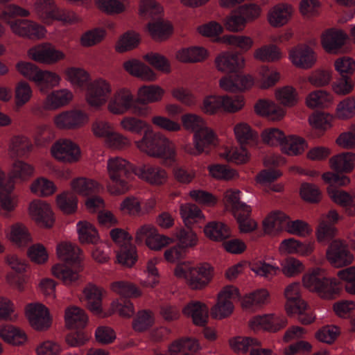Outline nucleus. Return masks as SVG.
Segmentation results:
<instances>
[{
	"label": "nucleus",
	"mask_w": 355,
	"mask_h": 355,
	"mask_svg": "<svg viewBox=\"0 0 355 355\" xmlns=\"http://www.w3.org/2000/svg\"><path fill=\"white\" fill-rule=\"evenodd\" d=\"M30 15L28 9L15 3L8 4L0 10V20L8 25L15 36L34 40L45 39L47 29L35 20L24 18Z\"/></svg>",
	"instance_id": "f257e3e1"
},
{
	"label": "nucleus",
	"mask_w": 355,
	"mask_h": 355,
	"mask_svg": "<svg viewBox=\"0 0 355 355\" xmlns=\"http://www.w3.org/2000/svg\"><path fill=\"white\" fill-rule=\"evenodd\" d=\"M133 144L139 152L162 159L164 165H171L177 161L178 150L175 143L162 132L153 130L150 125Z\"/></svg>",
	"instance_id": "f03ea898"
},
{
	"label": "nucleus",
	"mask_w": 355,
	"mask_h": 355,
	"mask_svg": "<svg viewBox=\"0 0 355 355\" xmlns=\"http://www.w3.org/2000/svg\"><path fill=\"white\" fill-rule=\"evenodd\" d=\"M175 276L184 281L193 291L207 288L213 279L214 269L208 263H194L191 261L179 263L174 269Z\"/></svg>",
	"instance_id": "7ed1b4c3"
},
{
	"label": "nucleus",
	"mask_w": 355,
	"mask_h": 355,
	"mask_svg": "<svg viewBox=\"0 0 355 355\" xmlns=\"http://www.w3.org/2000/svg\"><path fill=\"white\" fill-rule=\"evenodd\" d=\"M302 284L304 288L324 300L334 298L341 291L340 282L335 277H324L320 268H313L305 272L302 277Z\"/></svg>",
	"instance_id": "20e7f679"
},
{
	"label": "nucleus",
	"mask_w": 355,
	"mask_h": 355,
	"mask_svg": "<svg viewBox=\"0 0 355 355\" xmlns=\"http://www.w3.org/2000/svg\"><path fill=\"white\" fill-rule=\"evenodd\" d=\"M112 93V83L103 77H98L87 86L85 101L91 110L98 111L107 104Z\"/></svg>",
	"instance_id": "39448f33"
},
{
	"label": "nucleus",
	"mask_w": 355,
	"mask_h": 355,
	"mask_svg": "<svg viewBox=\"0 0 355 355\" xmlns=\"http://www.w3.org/2000/svg\"><path fill=\"white\" fill-rule=\"evenodd\" d=\"M24 315L28 324L35 331H44L51 326L52 317L50 311L40 302L27 303L24 306Z\"/></svg>",
	"instance_id": "423d86ee"
},
{
	"label": "nucleus",
	"mask_w": 355,
	"mask_h": 355,
	"mask_svg": "<svg viewBox=\"0 0 355 355\" xmlns=\"http://www.w3.org/2000/svg\"><path fill=\"white\" fill-rule=\"evenodd\" d=\"M28 57L33 61L44 64L53 65L66 59V53L51 42L36 44L27 51Z\"/></svg>",
	"instance_id": "0eeeda50"
},
{
	"label": "nucleus",
	"mask_w": 355,
	"mask_h": 355,
	"mask_svg": "<svg viewBox=\"0 0 355 355\" xmlns=\"http://www.w3.org/2000/svg\"><path fill=\"white\" fill-rule=\"evenodd\" d=\"M51 156L57 161L64 164L78 162L82 156L80 146L70 139H60L50 148Z\"/></svg>",
	"instance_id": "6e6552de"
},
{
	"label": "nucleus",
	"mask_w": 355,
	"mask_h": 355,
	"mask_svg": "<svg viewBox=\"0 0 355 355\" xmlns=\"http://www.w3.org/2000/svg\"><path fill=\"white\" fill-rule=\"evenodd\" d=\"M255 85L254 76L247 73L225 75L218 80L219 87L228 93L245 92L251 90Z\"/></svg>",
	"instance_id": "1a4fd4ad"
},
{
	"label": "nucleus",
	"mask_w": 355,
	"mask_h": 355,
	"mask_svg": "<svg viewBox=\"0 0 355 355\" xmlns=\"http://www.w3.org/2000/svg\"><path fill=\"white\" fill-rule=\"evenodd\" d=\"M218 137L214 131L207 125L194 132L193 145L185 144L183 146L184 152L192 156H198L207 151L211 146H216Z\"/></svg>",
	"instance_id": "9d476101"
},
{
	"label": "nucleus",
	"mask_w": 355,
	"mask_h": 355,
	"mask_svg": "<svg viewBox=\"0 0 355 355\" xmlns=\"http://www.w3.org/2000/svg\"><path fill=\"white\" fill-rule=\"evenodd\" d=\"M89 116L84 110L71 109L56 114L53 118L55 125L59 129L77 130L89 123Z\"/></svg>",
	"instance_id": "9b49d317"
},
{
	"label": "nucleus",
	"mask_w": 355,
	"mask_h": 355,
	"mask_svg": "<svg viewBox=\"0 0 355 355\" xmlns=\"http://www.w3.org/2000/svg\"><path fill=\"white\" fill-rule=\"evenodd\" d=\"M134 103L135 96L131 89L121 87L113 92L106 107L113 115H123L132 108Z\"/></svg>",
	"instance_id": "f8f14e48"
},
{
	"label": "nucleus",
	"mask_w": 355,
	"mask_h": 355,
	"mask_svg": "<svg viewBox=\"0 0 355 355\" xmlns=\"http://www.w3.org/2000/svg\"><path fill=\"white\" fill-rule=\"evenodd\" d=\"M326 257L332 266L338 268L350 265L354 259L345 241L340 239H334L330 242L326 252Z\"/></svg>",
	"instance_id": "ddd939ff"
},
{
	"label": "nucleus",
	"mask_w": 355,
	"mask_h": 355,
	"mask_svg": "<svg viewBox=\"0 0 355 355\" xmlns=\"http://www.w3.org/2000/svg\"><path fill=\"white\" fill-rule=\"evenodd\" d=\"M31 218L40 227L50 228L55 223V214L51 205L46 201L36 199L28 205Z\"/></svg>",
	"instance_id": "4468645a"
},
{
	"label": "nucleus",
	"mask_w": 355,
	"mask_h": 355,
	"mask_svg": "<svg viewBox=\"0 0 355 355\" xmlns=\"http://www.w3.org/2000/svg\"><path fill=\"white\" fill-rule=\"evenodd\" d=\"M286 324L287 320L284 316L274 313L257 315L249 320V327L254 331L264 330L276 332Z\"/></svg>",
	"instance_id": "2eb2a0df"
},
{
	"label": "nucleus",
	"mask_w": 355,
	"mask_h": 355,
	"mask_svg": "<svg viewBox=\"0 0 355 355\" xmlns=\"http://www.w3.org/2000/svg\"><path fill=\"white\" fill-rule=\"evenodd\" d=\"M216 69L222 73H234L245 69L246 60L238 52L223 51L214 60Z\"/></svg>",
	"instance_id": "dca6fc26"
},
{
	"label": "nucleus",
	"mask_w": 355,
	"mask_h": 355,
	"mask_svg": "<svg viewBox=\"0 0 355 355\" xmlns=\"http://www.w3.org/2000/svg\"><path fill=\"white\" fill-rule=\"evenodd\" d=\"M295 9L288 3L281 2L271 6L266 13V21L274 28H282L292 19Z\"/></svg>",
	"instance_id": "f3484780"
},
{
	"label": "nucleus",
	"mask_w": 355,
	"mask_h": 355,
	"mask_svg": "<svg viewBox=\"0 0 355 355\" xmlns=\"http://www.w3.org/2000/svg\"><path fill=\"white\" fill-rule=\"evenodd\" d=\"M134 173L142 181L156 187L164 185L168 179V174L164 168L153 164H144L137 167Z\"/></svg>",
	"instance_id": "a211bd4d"
},
{
	"label": "nucleus",
	"mask_w": 355,
	"mask_h": 355,
	"mask_svg": "<svg viewBox=\"0 0 355 355\" xmlns=\"http://www.w3.org/2000/svg\"><path fill=\"white\" fill-rule=\"evenodd\" d=\"M35 167L31 163L22 159H17L12 162L8 172V180L7 184H15L25 183L35 174Z\"/></svg>",
	"instance_id": "6ab92c4d"
},
{
	"label": "nucleus",
	"mask_w": 355,
	"mask_h": 355,
	"mask_svg": "<svg viewBox=\"0 0 355 355\" xmlns=\"http://www.w3.org/2000/svg\"><path fill=\"white\" fill-rule=\"evenodd\" d=\"M315 243L313 241L302 242L295 238L282 240L278 246V252L282 255L297 254L300 257L310 256L315 250Z\"/></svg>",
	"instance_id": "aec40b11"
},
{
	"label": "nucleus",
	"mask_w": 355,
	"mask_h": 355,
	"mask_svg": "<svg viewBox=\"0 0 355 355\" xmlns=\"http://www.w3.org/2000/svg\"><path fill=\"white\" fill-rule=\"evenodd\" d=\"M289 60L296 67L302 69L312 68L317 62L315 51L309 46L300 45L289 51Z\"/></svg>",
	"instance_id": "412c9836"
},
{
	"label": "nucleus",
	"mask_w": 355,
	"mask_h": 355,
	"mask_svg": "<svg viewBox=\"0 0 355 355\" xmlns=\"http://www.w3.org/2000/svg\"><path fill=\"white\" fill-rule=\"evenodd\" d=\"M347 39V34L340 29L331 28L321 35V45L330 54H338Z\"/></svg>",
	"instance_id": "4be33fe9"
},
{
	"label": "nucleus",
	"mask_w": 355,
	"mask_h": 355,
	"mask_svg": "<svg viewBox=\"0 0 355 355\" xmlns=\"http://www.w3.org/2000/svg\"><path fill=\"white\" fill-rule=\"evenodd\" d=\"M73 98V93L68 88L53 89L45 96L43 107L46 110H57L69 105Z\"/></svg>",
	"instance_id": "5701e85b"
},
{
	"label": "nucleus",
	"mask_w": 355,
	"mask_h": 355,
	"mask_svg": "<svg viewBox=\"0 0 355 355\" xmlns=\"http://www.w3.org/2000/svg\"><path fill=\"white\" fill-rule=\"evenodd\" d=\"M254 112L271 121L282 120L285 114V110L272 100L267 98L259 99L254 105Z\"/></svg>",
	"instance_id": "b1692460"
},
{
	"label": "nucleus",
	"mask_w": 355,
	"mask_h": 355,
	"mask_svg": "<svg viewBox=\"0 0 355 355\" xmlns=\"http://www.w3.org/2000/svg\"><path fill=\"white\" fill-rule=\"evenodd\" d=\"M123 68L130 76L145 82H154L157 79L155 71L138 59L125 60L123 63Z\"/></svg>",
	"instance_id": "393cba45"
},
{
	"label": "nucleus",
	"mask_w": 355,
	"mask_h": 355,
	"mask_svg": "<svg viewBox=\"0 0 355 355\" xmlns=\"http://www.w3.org/2000/svg\"><path fill=\"white\" fill-rule=\"evenodd\" d=\"M58 258L65 263L78 265L84 259L83 250L78 245L69 241H63L58 244L56 247Z\"/></svg>",
	"instance_id": "a878e982"
},
{
	"label": "nucleus",
	"mask_w": 355,
	"mask_h": 355,
	"mask_svg": "<svg viewBox=\"0 0 355 355\" xmlns=\"http://www.w3.org/2000/svg\"><path fill=\"white\" fill-rule=\"evenodd\" d=\"M271 302L269 291L264 288L256 289L241 299V306L243 309L252 311L259 310L268 305Z\"/></svg>",
	"instance_id": "bb28decb"
},
{
	"label": "nucleus",
	"mask_w": 355,
	"mask_h": 355,
	"mask_svg": "<svg viewBox=\"0 0 355 355\" xmlns=\"http://www.w3.org/2000/svg\"><path fill=\"white\" fill-rule=\"evenodd\" d=\"M182 313L190 318L196 326H204L209 318V309L207 304L197 300L191 301L182 308Z\"/></svg>",
	"instance_id": "cd10ccee"
},
{
	"label": "nucleus",
	"mask_w": 355,
	"mask_h": 355,
	"mask_svg": "<svg viewBox=\"0 0 355 355\" xmlns=\"http://www.w3.org/2000/svg\"><path fill=\"white\" fill-rule=\"evenodd\" d=\"M0 338L14 347L23 346L28 342V336L25 331L10 324H0Z\"/></svg>",
	"instance_id": "c85d7f7f"
},
{
	"label": "nucleus",
	"mask_w": 355,
	"mask_h": 355,
	"mask_svg": "<svg viewBox=\"0 0 355 355\" xmlns=\"http://www.w3.org/2000/svg\"><path fill=\"white\" fill-rule=\"evenodd\" d=\"M6 238L17 247L26 246L32 238L26 226L21 223H15L5 230Z\"/></svg>",
	"instance_id": "c756f323"
},
{
	"label": "nucleus",
	"mask_w": 355,
	"mask_h": 355,
	"mask_svg": "<svg viewBox=\"0 0 355 355\" xmlns=\"http://www.w3.org/2000/svg\"><path fill=\"white\" fill-rule=\"evenodd\" d=\"M62 80L61 76L57 72L40 68L33 83L41 94H44L49 89L59 87Z\"/></svg>",
	"instance_id": "7c9ffc66"
},
{
	"label": "nucleus",
	"mask_w": 355,
	"mask_h": 355,
	"mask_svg": "<svg viewBox=\"0 0 355 355\" xmlns=\"http://www.w3.org/2000/svg\"><path fill=\"white\" fill-rule=\"evenodd\" d=\"M288 216L278 210L270 212L262 222L263 230L266 234L276 236L285 230Z\"/></svg>",
	"instance_id": "2f4dec72"
},
{
	"label": "nucleus",
	"mask_w": 355,
	"mask_h": 355,
	"mask_svg": "<svg viewBox=\"0 0 355 355\" xmlns=\"http://www.w3.org/2000/svg\"><path fill=\"white\" fill-rule=\"evenodd\" d=\"M15 186L5 184L0 190V215L10 217L18 205V196L14 193Z\"/></svg>",
	"instance_id": "473e14b6"
},
{
	"label": "nucleus",
	"mask_w": 355,
	"mask_h": 355,
	"mask_svg": "<svg viewBox=\"0 0 355 355\" xmlns=\"http://www.w3.org/2000/svg\"><path fill=\"white\" fill-rule=\"evenodd\" d=\"M165 89L158 85H144L137 91V101L141 105H148L160 102L164 95Z\"/></svg>",
	"instance_id": "72a5a7b5"
},
{
	"label": "nucleus",
	"mask_w": 355,
	"mask_h": 355,
	"mask_svg": "<svg viewBox=\"0 0 355 355\" xmlns=\"http://www.w3.org/2000/svg\"><path fill=\"white\" fill-rule=\"evenodd\" d=\"M209 56L207 49L200 46L182 48L176 51L175 58L182 63H196L205 60Z\"/></svg>",
	"instance_id": "f704fd0d"
},
{
	"label": "nucleus",
	"mask_w": 355,
	"mask_h": 355,
	"mask_svg": "<svg viewBox=\"0 0 355 355\" xmlns=\"http://www.w3.org/2000/svg\"><path fill=\"white\" fill-rule=\"evenodd\" d=\"M33 149L31 139L25 135L17 134L10 137L8 144V151L10 156L24 157Z\"/></svg>",
	"instance_id": "c9c22d12"
},
{
	"label": "nucleus",
	"mask_w": 355,
	"mask_h": 355,
	"mask_svg": "<svg viewBox=\"0 0 355 355\" xmlns=\"http://www.w3.org/2000/svg\"><path fill=\"white\" fill-rule=\"evenodd\" d=\"M64 324L67 329H78L84 328L88 322V317L81 308L71 305L64 309Z\"/></svg>",
	"instance_id": "e433bc0d"
},
{
	"label": "nucleus",
	"mask_w": 355,
	"mask_h": 355,
	"mask_svg": "<svg viewBox=\"0 0 355 355\" xmlns=\"http://www.w3.org/2000/svg\"><path fill=\"white\" fill-rule=\"evenodd\" d=\"M274 97L281 107H293L300 102V94L297 89L286 85L277 87L274 91Z\"/></svg>",
	"instance_id": "4c0bfd02"
},
{
	"label": "nucleus",
	"mask_w": 355,
	"mask_h": 355,
	"mask_svg": "<svg viewBox=\"0 0 355 355\" xmlns=\"http://www.w3.org/2000/svg\"><path fill=\"white\" fill-rule=\"evenodd\" d=\"M80 269L73 270L63 263H56L51 269L53 276L66 286H73L78 284L80 279Z\"/></svg>",
	"instance_id": "58836bf2"
},
{
	"label": "nucleus",
	"mask_w": 355,
	"mask_h": 355,
	"mask_svg": "<svg viewBox=\"0 0 355 355\" xmlns=\"http://www.w3.org/2000/svg\"><path fill=\"white\" fill-rule=\"evenodd\" d=\"M334 101V96L324 89L311 91L304 99L306 106L311 110L327 108L333 104Z\"/></svg>",
	"instance_id": "ea45409f"
},
{
	"label": "nucleus",
	"mask_w": 355,
	"mask_h": 355,
	"mask_svg": "<svg viewBox=\"0 0 355 355\" xmlns=\"http://www.w3.org/2000/svg\"><path fill=\"white\" fill-rule=\"evenodd\" d=\"M256 85L261 90H268L275 87L280 80V73L267 65L260 66L257 71Z\"/></svg>",
	"instance_id": "a19ab883"
},
{
	"label": "nucleus",
	"mask_w": 355,
	"mask_h": 355,
	"mask_svg": "<svg viewBox=\"0 0 355 355\" xmlns=\"http://www.w3.org/2000/svg\"><path fill=\"white\" fill-rule=\"evenodd\" d=\"M330 168L337 173H351L355 168V153L345 152L332 156L329 160Z\"/></svg>",
	"instance_id": "79ce46f5"
},
{
	"label": "nucleus",
	"mask_w": 355,
	"mask_h": 355,
	"mask_svg": "<svg viewBox=\"0 0 355 355\" xmlns=\"http://www.w3.org/2000/svg\"><path fill=\"white\" fill-rule=\"evenodd\" d=\"M103 289L94 284L87 285L83 291V299L86 302L88 309L94 314L102 313L101 300Z\"/></svg>",
	"instance_id": "37998d69"
},
{
	"label": "nucleus",
	"mask_w": 355,
	"mask_h": 355,
	"mask_svg": "<svg viewBox=\"0 0 355 355\" xmlns=\"http://www.w3.org/2000/svg\"><path fill=\"white\" fill-rule=\"evenodd\" d=\"M76 232L80 243L96 245L101 242V237L96 227L89 221L83 220L76 224Z\"/></svg>",
	"instance_id": "c03bdc74"
},
{
	"label": "nucleus",
	"mask_w": 355,
	"mask_h": 355,
	"mask_svg": "<svg viewBox=\"0 0 355 355\" xmlns=\"http://www.w3.org/2000/svg\"><path fill=\"white\" fill-rule=\"evenodd\" d=\"M29 190L37 197L48 198L56 193L58 187L53 180L44 176H38L31 182Z\"/></svg>",
	"instance_id": "a18cd8bd"
},
{
	"label": "nucleus",
	"mask_w": 355,
	"mask_h": 355,
	"mask_svg": "<svg viewBox=\"0 0 355 355\" xmlns=\"http://www.w3.org/2000/svg\"><path fill=\"white\" fill-rule=\"evenodd\" d=\"M241 191L236 189H229L224 193V203L234 215L239 212L250 214L251 207L241 201Z\"/></svg>",
	"instance_id": "49530a36"
},
{
	"label": "nucleus",
	"mask_w": 355,
	"mask_h": 355,
	"mask_svg": "<svg viewBox=\"0 0 355 355\" xmlns=\"http://www.w3.org/2000/svg\"><path fill=\"white\" fill-rule=\"evenodd\" d=\"M100 184L94 179L77 177L70 182L71 192L82 196H87L98 190Z\"/></svg>",
	"instance_id": "de8ad7c7"
},
{
	"label": "nucleus",
	"mask_w": 355,
	"mask_h": 355,
	"mask_svg": "<svg viewBox=\"0 0 355 355\" xmlns=\"http://www.w3.org/2000/svg\"><path fill=\"white\" fill-rule=\"evenodd\" d=\"M308 148L306 141L297 135H286L281 151L289 156H297L302 155Z\"/></svg>",
	"instance_id": "09e8293b"
},
{
	"label": "nucleus",
	"mask_w": 355,
	"mask_h": 355,
	"mask_svg": "<svg viewBox=\"0 0 355 355\" xmlns=\"http://www.w3.org/2000/svg\"><path fill=\"white\" fill-rule=\"evenodd\" d=\"M57 8L54 0H35L33 10L36 17L46 25H51Z\"/></svg>",
	"instance_id": "8fccbe9b"
},
{
	"label": "nucleus",
	"mask_w": 355,
	"mask_h": 355,
	"mask_svg": "<svg viewBox=\"0 0 355 355\" xmlns=\"http://www.w3.org/2000/svg\"><path fill=\"white\" fill-rule=\"evenodd\" d=\"M180 215L187 227L194 223H204L206 220L202 211L193 203L182 204L180 207Z\"/></svg>",
	"instance_id": "3c124183"
},
{
	"label": "nucleus",
	"mask_w": 355,
	"mask_h": 355,
	"mask_svg": "<svg viewBox=\"0 0 355 355\" xmlns=\"http://www.w3.org/2000/svg\"><path fill=\"white\" fill-rule=\"evenodd\" d=\"M135 168L128 160L121 157H112L107 160V176L127 175L130 171L134 173Z\"/></svg>",
	"instance_id": "603ef678"
},
{
	"label": "nucleus",
	"mask_w": 355,
	"mask_h": 355,
	"mask_svg": "<svg viewBox=\"0 0 355 355\" xmlns=\"http://www.w3.org/2000/svg\"><path fill=\"white\" fill-rule=\"evenodd\" d=\"M220 42L243 52L250 51L254 44V39L246 35L226 34L220 38Z\"/></svg>",
	"instance_id": "864d4df0"
},
{
	"label": "nucleus",
	"mask_w": 355,
	"mask_h": 355,
	"mask_svg": "<svg viewBox=\"0 0 355 355\" xmlns=\"http://www.w3.org/2000/svg\"><path fill=\"white\" fill-rule=\"evenodd\" d=\"M96 8L108 15H119L130 6V0H95Z\"/></svg>",
	"instance_id": "5fc2aeb1"
},
{
	"label": "nucleus",
	"mask_w": 355,
	"mask_h": 355,
	"mask_svg": "<svg viewBox=\"0 0 355 355\" xmlns=\"http://www.w3.org/2000/svg\"><path fill=\"white\" fill-rule=\"evenodd\" d=\"M147 29L152 38L159 42L166 40L173 33L171 23L161 19L149 22Z\"/></svg>",
	"instance_id": "6e6d98bb"
},
{
	"label": "nucleus",
	"mask_w": 355,
	"mask_h": 355,
	"mask_svg": "<svg viewBox=\"0 0 355 355\" xmlns=\"http://www.w3.org/2000/svg\"><path fill=\"white\" fill-rule=\"evenodd\" d=\"M220 157L235 164L245 163L249 159L247 150L243 146H225L219 153Z\"/></svg>",
	"instance_id": "4d7b16f0"
},
{
	"label": "nucleus",
	"mask_w": 355,
	"mask_h": 355,
	"mask_svg": "<svg viewBox=\"0 0 355 355\" xmlns=\"http://www.w3.org/2000/svg\"><path fill=\"white\" fill-rule=\"evenodd\" d=\"M33 96V89L31 84L25 80L18 81L14 87L15 105L22 107L28 103Z\"/></svg>",
	"instance_id": "13d9d810"
},
{
	"label": "nucleus",
	"mask_w": 355,
	"mask_h": 355,
	"mask_svg": "<svg viewBox=\"0 0 355 355\" xmlns=\"http://www.w3.org/2000/svg\"><path fill=\"white\" fill-rule=\"evenodd\" d=\"M253 58L262 62H274L282 58V53L276 45L266 44L256 49Z\"/></svg>",
	"instance_id": "bf43d9fd"
},
{
	"label": "nucleus",
	"mask_w": 355,
	"mask_h": 355,
	"mask_svg": "<svg viewBox=\"0 0 355 355\" xmlns=\"http://www.w3.org/2000/svg\"><path fill=\"white\" fill-rule=\"evenodd\" d=\"M55 204L64 214H72L78 209V198L72 192L64 191L56 196Z\"/></svg>",
	"instance_id": "052dcab7"
},
{
	"label": "nucleus",
	"mask_w": 355,
	"mask_h": 355,
	"mask_svg": "<svg viewBox=\"0 0 355 355\" xmlns=\"http://www.w3.org/2000/svg\"><path fill=\"white\" fill-rule=\"evenodd\" d=\"M65 79L72 86L82 87L90 80L89 73L83 68L70 67L64 71Z\"/></svg>",
	"instance_id": "680f3d73"
},
{
	"label": "nucleus",
	"mask_w": 355,
	"mask_h": 355,
	"mask_svg": "<svg viewBox=\"0 0 355 355\" xmlns=\"http://www.w3.org/2000/svg\"><path fill=\"white\" fill-rule=\"evenodd\" d=\"M231 349L239 354H246L252 352L254 347H260L261 342L256 338L236 336L230 340Z\"/></svg>",
	"instance_id": "e2e57ef3"
},
{
	"label": "nucleus",
	"mask_w": 355,
	"mask_h": 355,
	"mask_svg": "<svg viewBox=\"0 0 355 355\" xmlns=\"http://www.w3.org/2000/svg\"><path fill=\"white\" fill-rule=\"evenodd\" d=\"M106 30L103 27H95L83 32L80 37V44L85 48L100 44L106 37Z\"/></svg>",
	"instance_id": "0e129e2a"
},
{
	"label": "nucleus",
	"mask_w": 355,
	"mask_h": 355,
	"mask_svg": "<svg viewBox=\"0 0 355 355\" xmlns=\"http://www.w3.org/2000/svg\"><path fill=\"white\" fill-rule=\"evenodd\" d=\"M209 175L217 180L230 181L239 177L238 171L227 165L214 164L207 167Z\"/></svg>",
	"instance_id": "69168bd1"
},
{
	"label": "nucleus",
	"mask_w": 355,
	"mask_h": 355,
	"mask_svg": "<svg viewBox=\"0 0 355 355\" xmlns=\"http://www.w3.org/2000/svg\"><path fill=\"white\" fill-rule=\"evenodd\" d=\"M204 233L207 238L215 241H221L231 234L230 230L227 225L216 221L208 223L204 227Z\"/></svg>",
	"instance_id": "338daca9"
},
{
	"label": "nucleus",
	"mask_w": 355,
	"mask_h": 355,
	"mask_svg": "<svg viewBox=\"0 0 355 355\" xmlns=\"http://www.w3.org/2000/svg\"><path fill=\"white\" fill-rule=\"evenodd\" d=\"M221 95L210 94L203 96L200 110L208 116H214L222 111Z\"/></svg>",
	"instance_id": "774afa93"
}]
</instances>
